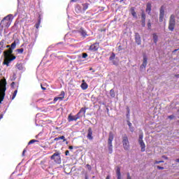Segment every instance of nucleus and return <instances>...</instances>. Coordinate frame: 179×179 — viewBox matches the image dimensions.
<instances>
[{"mask_svg":"<svg viewBox=\"0 0 179 179\" xmlns=\"http://www.w3.org/2000/svg\"><path fill=\"white\" fill-rule=\"evenodd\" d=\"M5 92H6V79H2L0 80V104L5 99Z\"/></svg>","mask_w":179,"mask_h":179,"instance_id":"nucleus-1","label":"nucleus"},{"mask_svg":"<svg viewBox=\"0 0 179 179\" xmlns=\"http://www.w3.org/2000/svg\"><path fill=\"white\" fill-rule=\"evenodd\" d=\"M113 141H114V134L110 131L108 139V149L110 155L113 153Z\"/></svg>","mask_w":179,"mask_h":179,"instance_id":"nucleus-2","label":"nucleus"},{"mask_svg":"<svg viewBox=\"0 0 179 179\" xmlns=\"http://www.w3.org/2000/svg\"><path fill=\"white\" fill-rule=\"evenodd\" d=\"M122 143L123 145V148L124 149V150H129V140H128V136H127V134H124L122 137Z\"/></svg>","mask_w":179,"mask_h":179,"instance_id":"nucleus-3","label":"nucleus"},{"mask_svg":"<svg viewBox=\"0 0 179 179\" xmlns=\"http://www.w3.org/2000/svg\"><path fill=\"white\" fill-rule=\"evenodd\" d=\"M176 27V16L174 15H171L169 20V30L170 31H174V28Z\"/></svg>","mask_w":179,"mask_h":179,"instance_id":"nucleus-4","label":"nucleus"},{"mask_svg":"<svg viewBox=\"0 0 179 179\" xmlns=\"http://www.w3.org/2000/svg\"><path fill=\"white\" fill-rule=\"evenodd\" d=\"M51 160H54L55 163H57V164H61V154L57 152H55L51 157Z\"/></svg>","mask_w":179,"mask_h":179,"instance_id":"nucleus-5","label":"nucleus"},{"mask_svg":"<svg viewBox=\"0 0 179 179\" xmlns=\"http://www.w3.org/2000/svg\"><path fill=\"white\" fill-rule=\"evenodd\" d=\"M138 143L141 148V152H145L146 150V145L143 142V134H140L138 138Z\"/></svg>","mask_w":179,"mask_h":179,"instance_id":"nucleus-6","label":"nucleus"},{"mask_svg":"<svg viewBox=\"0 0 179 179\" xmlns=\"http://www.w3.org/2000/svg\"><path fill=\"white\" fill-rule=\"evenodd\" d=\"M5 59L3 62V65H6L7 66H9V64L12 62V61L16 59V56H12V57H4Z\"/></svg>","mask_w":179,"mask_h":179,"instance_id":"nucleus-7","label":"nucleus"},{"mask_svg":"<svg viewBox=\"0 0 179 179\" xmlns=\"http://www.w3.org/2000/svg\"><path fill=\"white\" fill-rule=\"evenodd\" d=\"M11 17H12V15H8L3 19V20L1 21V22L0 24V30H3V26L2 24H3V23H5V20H6V22H7L6 23H9V22H10Z\"/></svg>","mask_w":179,"mask_h":179,"instance_id":"nucleus-8","label":"nucleus"},{"mask_svg":"<svg viewBox=\"0 0 179 179\" xmlns=\"http://www.w3.org/2000/svg\"><path fill=\"white\" fill-rule=\"evenodd\" d=\"M99 48H100L99 43H95L90 46L89 50L90 51H97V50H99Z\"/></svg>","mask_w":179,"mask_h":179,"instance_id":"nucleus-9","label":"nucleus"},{"mask_svg":"<svg viewBox=\"0 0 179 179\" xmlns=\"http://www.w3.org/2000/svg\"><path fill=\"white\" fill-rule=\"evenodd\" d=\"M146 65H148V57L146 56H143V64L140 66V71H143L146 68Z\"/></svg>","mask_w":179,"mask_h":179,"instance_id":"nucleus-10","label":"nucleus"},{"mask_svg":"<svg viewBox=\"0 0 179 179\" xmlns=\"http://www.w3.org/2000/svg\"><path fill=\"white\" fill-rule=\"evenodd\" d=\"M12 52H13V49H12V48H10L6 51H4L3 52L4 57H8V58H12V57H14L12 55Z\"/></svg>","mask_w":179,"mask_h":179,"instance_id":"nucleus-11","label":"nucleus"},{"mask_svg":"<svg viewBox=\"0 0 179 179\" xmlns=\"http://www.w3.org/2000/svg\"><path fill=\"white\" fill-rule=\"evenodd\" d=\"M86 110H87V108H82L80 111L77 113V115L79 117V118L83 117H85V114H86Z\"/></svg>","mask_w":179,"mask_h":179,"instance_id":"nucleus-12","label":"nucleus"},{"mask_svg":"<svg viewBox=\"0 0 179 179\" xmlns=\"http://www.w3.org/2000/svg\"><path fill=\"white\" fill-rule=\"evenodd\" d=\"M79 116L78 115H69V117H68V121L69 122H71L72 121H77V120H79Z\"/></svg>","mask_w":179,"mask_h":179,"instance_id":"nucleus-13","label":"nucleus"},{"mask_svg":"<svg viewBox=\"0 0 179 179\" xmlns=\"http://www.w3.org/2000/svg\"><path fill=\"white\" fill-rule=\"evenodd\" d=\"M135 41L138 45H141L142 41L141 40V35L138 33L135 34Z\"/></svg>","mask_w":179,"mask_h":179,"instance_id":"nucleus-14","label":"nucleus"},{"mask_svg":"<svg viewBox=\"0 0 179 179\" xmlns=\"http://www.w3.org/2000/svg\"><path fill=\"white\" fill-rule=\"evenodd\" d=\"M93 131L92 130V127H89L88 129V133L87 138V139H90V141H92L93 139Z\"/></svg>","mask_w":179,"mask_h":179,"instance_id":"nucleus-15","label":"nucleus"},{"mask_svg":"<svg viewBox=\"0 0 179 179\" xmlns=\"http://www.w3.org/2000/svg\"><path fill=\"white\" fill-rule=\"evenodd\" d=\"M116 176L117 179H122L121 176V168H120V166L116 167Z\"/></svg>","mask_w":179,"mask_h":179,"instance_id":"nucleus-16","label":"nucleus"},{"mask_svg":"<svg viewBox=\"0 0 179 179\" xmlns=\"http://www.w3.org/2000/svg\"><path fill=\"white\" fill-rule=\"evenodd\" d=\"M78 33H80V34L83 36V37H86V36H87V32L83 29V28H80L78 30Z\"/></svg>","mask_w":179,"mask_h":179,"instance_id":"nucleus-17","label":"nucleus"},{"mask_svg":"<svg viewBox=\"0 0 179 179\" xmlns=\"http://www.w3.org/2000/svg\"><path fill=\"white\" fill-rule=\"evenodd\" d=\"M80 87L83 90H86V89L89 87V85H87V83L85 82V80H83V83L81 84Z\"/></svg>","mask_w":179,"mask_h":179,"instance_id":"nucleus-18","label":"nucleus"},{"mask_svg":"<svg viewBox=\"0 0 179 179\" xmlns=\"http://www.w3.org/2000/svg\"><path fill=\"white\" fill-rule=\"evenodd\" d=\"M151 10H152V3H148L145 11L148 12V13H150Z\"/></svg>","mask_w":179,"mask_h":179,"instance_id":"nucleus-19","label":"nucleus"},{"mask_svg":"<svg viewBox=\"0 0 179 179\" xmlns=\"http://www.w3.org/2000/svg\"><path fill=\"white\" fill-rule=\"evenodd\" d=\"M152 36H153V40H154L155 44H157V41L159 40V36H157V34H153Z\"/></svg>","mask_w":179,"mask_h":179,"instance_id":"nucleus-20","label":"nucleus"},{"mask_svg":"<svg viewBox=\"0 0 179 179\" xmlns=\"http://www.w3.org/2000/svg\"><path fill=\"white\" fill-rule=\"evenodd\" d=\"M131 13L133 17H135L136 19L138 17V16L136 15V12H135V9L134 8H131Z\"/></svg>","mask_w":179,"mask_h":179,"instance_id":"nucleus-21","label":"nucleus"},{"mask_svg":"<svg viewBox=\"0 0 179 179\" xmlns=\"http://www.w3.org/2000/svg\"><path fill=\"white\" fill-rule=\"evenodd\" d=\"M61 139L63 140V142H65L66 141V139H65V136H59V137H57L54 139V141H61Z\"/></svg>","mask_w":179,"mask_h":179,"instance_id":"nucleus-22","label":"nucleus"},{"mask_svg":"<svg viewBox=\"0 0 179 179\" xmlns=\"http://www.w3.org/2000/svg\"><path fill=\"white\" fill-rule=\"evenodd\" d=\"M41 23V17L39 16L38 22L35 24L36 29H38V27H40Z\"/></svg>","mask_w":179,"mask_h":179,"instance_id":"nucleus-23","label":"nucleus"},{"mask_svg":"<svg viewBox=\"0 0 179 179\" xmlns=\"http://www.w3.org/2000/svg\"><path fill=\"white\" fill-rule=\"evenodd\" d=\"M164 19V13H159V22H163Z\"/></svg>","mask_w":179,"mask_h":179,"instance_id":"nucleus-24","label":"nucleus"},{"mask_svg":"<svg viewBox=\"0 0 179 179\" xmlns=\"http://www.w3.org/2000/svg\"><path fill=\"white\" fill-rule=\"evenodd\" d=\"M5 44V40H1L0 41V50H3V45Z\"/></svg>","mask_w":179,"mask_h":179,"instance_id":"nucleus-25","label":"nucleus"},{"mask_svg":"<svg viewBox=\"0 0 179 179\" xmlns=\"http://www.w3.org/2000/svg\"><path fill=\"white\" fill-rule=\"evenodd\" d=\"M58 100H59V101H62V100H64L63 98H62L61 96H57V97H55L53 100V101L57 102L58 101Z\"/></svg>","mask_w":179,"mask_h":179,"instance_id":"nucleus-26","label":"nucleus"},{"mask_svg":"<svg viewBox=\"0 0 179 179\" xmlns=\"http://www.w3.org/2000/svg\"><path fill=\"white\" fill-rule=\"evenodd\" d=\"M115 59V53L113 52L111 56L109 57V61H113Z\"/></svg>","mask_w":179,"mask_h":179,"instance_id":"nucleus-27","label":"nucleus"},{"mask_svg":"<svg viewBox=\"0 0 179 179\" xmlns=\"http://www.w3.org/2000/svg\"><path fill=\"white\" fill-rule=\"evenodd\" d=\"M110 94L111 97H115V92L113 89L110 90Z\"/></svg>","mask_w":179,"mask_h":179,"instance_id":"nucleus-28","label":"nucleus"},{"mask_svg":"<svg viewBox=\"0 0 179 179\" xmlns=\"http://www.w3.org/2000/svg\"><path fill=\"white\" fill-rule=\"evenodd\" d=\"M128 126L129 127V129L131 132H134V127H132V123L130 122H128Z\"/></svg>","mask_w":179,"mask_h":179,"instance_id":"nucleus-29","label":"nucleus"},{"mask_svg":"<svg viewBox=\"0 0 179 179\" xmlns=\"http://www.w3.org/2000/svg\"><path fill=\"white\" fill-rule=\"evenodd\" d=\"M83 9L84 10H86V9H87V8H89V3H83Z\"/></svg>","mask_w":179,"mask_h":179,"instance_id":"nucleus-30","label":"nucleus"},{"mask_svg":"<svg viewBox=\"0 0 179 179\" xmlns=\"http://www.w3.org/2000/svg\"><path fill=\"white\" fill-rule=\"evenodd\" d=\"M10 48L12 49V50H15V48H16V41H14L12 44H11V45H10Z\"/></svg>","mask_w":179,"mask_h":179,"instance_id":"nucleus-31","label":"nucleus"},{"mask_svg":"<svg viewBox=\"0 0 179 179\" xmlns=\"http://www.w3.org/2000/svg\"><path fill=\"white\" fill-rule=\"evenodd\" d=\"M16 94H17V89L14 91L12 96V100L15 99V97H16Z\"/></svg>","mask_w":179,"mask_h":179,"instance_id":"nucleus-32","label":"nucleus"},{"mask_svg":"<svg viewBox=\"0 0 179 179\" xmlns=\"http://www.w3.org/2000/svg\"><path fill=\"white\" fill-rule=\"evenodd\" d=\"M141 26L142 27H145V26H146V20H141Z\"/></svg>","mask_w":179,"mask_h":179,"instance_id":"nucleus-33","label":"nucleus"},{"mask_svg":"<svg viewBox=\"0 0 179 179\" xmlns=\"http://www.w3.org/2000/svg\"><path fill=\"white\" fill-rule=\"evenodd\" d=\"M35 142H38V141L32 139L28 143V145H32V143H35Z\"/></svg>","mask_w":179,"mask_h":179,"instance_id":"nucleus-34","label":"nucleus"},{"mask_svg":"<svg viewBox=\"0 0 179 179\" xmlns=\"http://www.w3.org/2000/svg\"><path fill=\"white\" fill-rule=\"evenodd\" d=\"M141 20H146V15L143 12L141 13Z\"/></svg>","mask_w":179,"mask_h":179,"instance_id":"nucleus-35","label":"nucleus"},{"mask_svg":"<svg viewBox=\"0 0 179 179\" xmlns=\"http://www.w3.org/2000/svg\"><path fill=\"white\" fill-rule=\"evenodd\" d=\"M24 50L23 48L17 49V52H19V54H23V52Z\"/></svg>","mask_w":179,"mask_h":179,"instance_id":"nucleus-36","label":"nucleus"},{"mask_svg":"<svg viewBox=\"0 0 179 179\" xmlns=\"http://www.w3.org/2000/svg\"><path fill=\"white\" fill-rule=\"evenodd\" d=\"M60 97H62V99H65V92L64 91L61 92Z\"/></svg>","mask_w":179,"mask_h":179,"instance_id":"nucleus-37","label":"nucleus"},{"mask_svg":"<svg viewBox=\"0 0 179 179\" xmlns=\"http://www.w3.org/2000/svg\"><path fill=\"white\" fill-rule=\"evenodd\" d=\"M148 27L149 29H150L152 28V24L150 23V20H148Z\"/></svg>","mask_w":179,"mask_h":179,"instance_id":"nucleus-38","label":"nucleus"},{"mask_svg":"<svg viewBox=\"0 0 179 179\" xmlns=\"http://www.w3.org/2000/svg\"><path fill=\"white\" fill-rule=\"evenodd\" d=\"M111 61V62H112V64H113V65H118V62H117V61H115V60H110Z\"/></svg>","mask_w":179,"mask_h":179,"instance_id":"nucleus-39","label":"nucleus"},{"mask_svg":"<svg viewBox=\"0 0 179 179\" xmlns=\"http://www.w3.org/2000/svg\"><path fill=\"white\" fill-rule=\"evenodd\" d=\"M159 163H164V161H155V164H159Z\"/></svg>","mask_w":179,"mask_h":179,"instance_id":"nucleus-40","label":"nucleus"},{"mask_svg":"<svg viewBox=\"0 0 179 179\" xmlns=\"http://www.w3.org/2000/svg\"><path fill=\"white\" fill-rule=\"evenodd\" d=\"M157 169H158V170H164V167L160 166H157Z\"/></svg>","mask_w":179,"mask_h":179,"instance_id":"nucleus-41","label":"nucleus"},{"mask_svg":"<svg viewBox=\"0 0 179 179\" xmlns=\"http://www.w3.org/2000/svg\"><path fill=\"white\" fill-rule=\"evenodd\" d=\"M127 179H132V178L131 177V174L129 173V172H128L127 173Z\"/></svg>","mask_w":179,"mask_h":179,"instance_id":"nucleus-42","label":"nucleus"},{"mask_svg":"<svg viewBox=\"0 0 179 179\" xmlns=\"http://www.w3.org/2000/svg\"><path fill=\"white\" fill-rule=\"evenodd\" d=\"M160 13H164V8H163V6L160 8Z\"/></svg>","mask_w":179,"mask_h":179,"instance_id":"nucleus-43","label":"nucleus"},{"mask_svg":"<svg viewBox=\"0 0 179 179\" xmlns=\"http://www.w3.org/2000/svg\"><path fill=\"white\" fill-rule=\"evenodd\" d=\"M83 58H87V53H83Z\"/></svg>","mask_w":179,"mask_h":179,"instance_id":"nucleus-44","label":"nucleus"},{"mask_svg":"<svg viewBox=\"0 0 179 179\" xmlns=\"http://www.w3.org/2000/svg\"><path fill=\"white\" fill-rule=\"evenodd\" d=\"M168 118H169V120H173L174 118V115H171L168 116Z\"/></svg>","mask_w":179,"mask_h":179,"instance_id":"nucleus-45","label":"nucleus"},{"mask_svg":"<svg viewBox=\"0 0 179 179\" xmlns=\"http://www.w3.org/2000/svg\"><path fill=\"white\" fill-rule=\"evenodd\" d=\"M65 155L66 156H69V150H66Z\"/></svg>","mask_w":179,"mask_h":179,"instance_id":"nucleus-46","label":"nucleus"},{"mask_svg":"<svg viewBox=\"0 0 179 179\" xmlns=\"http://www.w3.org/2000/svg\"><path fill=\"white\" fill-rule=\"evenodd\" d=\"M15 82H13L10 85L11 87H15Z\"/></svg>","mask_w":179,"mask_h":179,"instance_id":"nucleus-47","label":"nucleus"},{"mask_svg":"<svg viewBox=\"0 0 179 179\" xmlns=\"http://www.w3.org/2000/svg\"><path fill=\"white\" fill-rule=\"evenodd\" d=\"M13 79H11V80H15V79H16V74H13Z\"/></svg>","mask_w":179,"mask_h":179,"instance_id":"nucleus-48","label":"nucleus"},{"mask_svg":"<svg viewBox=\"0 0 179 179\" xmlns=\"http://www.w3.org/2000/svg\"><path fill=\"white\" fill-rule=\"evenodd\" d=\"M27 150L26 149H24L22 152V156H25V153H26Z\"/></svg>","mask_w":179,"mask_h":179,"instance_id":"nucleus-49","label":"nucleus"},{"mask_svg":"<svg viewBox=\"0 0 179 179\" xmlns=\"http://www.w3.org/2000/svg\"><path fill=\"white\" fill-rule=\"evenodd\" d=\"M127 115H129V108H127Z\"/></svg>","mask_w":179,"mask_h":179,"instance_id":"nucleus-50","label":"nucleus"},{"mask_svg":"<svg viewBox=\"0 0 179 179\" xmlns=\"http://www.w3.org/2000/svg\"><path fill=\"white\" fill-rule=\"evenodd\" d=\"M69 149H70V150H72V149H73V146L70 145V146L69 147Z\"/></svg>","mask_w":179,"mask_h":179,"instance_id":"nucleus-51","label":"nucleus"},{"mask_svg":"<svg viewBox=\"0 0 179 179\" xmlns=\"http://www.w3.org/2000/svg\"><path fill=\"white\" fill-rule=\"evenodd\" d=\"M41 89H42V90H46L45 87H43V85H41Z\"/></svg>","mask_w":179,"mask_h":179,"instance_id":"nucleus-52","label":"nucleus"},{"mask_svg":"<svg viewBox=\"0 0 179 179\" xmlns=\"http://www.w3.org/2000/svg\"><path fill=\"white\" fill-rule=\"evenodd\" d=\"M110 178H111V177L110 176V175H108V176H106V179H110Z\"/></svg>","mask_w":179,"mask_h":179,"instance_id":"nucleus-53","label":"nucleus"},{"mask_svg":"<svg viewBox=\"0 0 179 179\" xmlns=\"http://www.w3.org/2000/svg\"><path fill=\"white\" fill-rule=\"evenodd\" d=\"M178 50V49H175L173 52H177V51Z\"/></svg>","mask_w":179,"mask_h":179,"instance_id":"nucleus-54","label":"nucleus"},{"mask_svg":"<svg viewBox=\"0 0 179 179\" xmlns=\"http://www.w3.org/2000/svg\"><path fill=\"white\" fill-rule=\"evenodd\" d=\"M3 117V115H0V120H2V118Z\"/></svg>","mask_w":179,"mask_h":179,"instance_id":"nucleus-55","label":"nucleus"},{"mask_svg":"<svg viewBox=\"0 0 179 179\" xmlns=\"http://www.w3.org/2000/svg\"><path fill=\"white\" fill-rule=\"evenodd\" d=\"M176 163H179V158L176 159Z\"/></svg>","mask_w":179,"mask_h":179,"instance_id":"nucleus-56","label":"nucleus"},{"mask_svg":"<svg viewBox=\"0 0 179 179\" xmlns=\"http://www.w3.org/2000/svg\"><path fill=\"white\" fill-rule=\"evenodd\" d=\"M78 0H71V2H76Z\"/></svg>","mask_w":179,"mask_h":179,"instance_id":"nucleus-57","label":"nucleus"},{"mask_svg":"<svg viewBox=\"0 0 179 179\" xmlns=\"http://www.w3.org/2000/svg\"><path fill=\"white\" fill-rule=\"evenodd\" d=\"M176 78H179V74L175 76Z\"/></svg>","mask_w":179,"mask_h":179,"instance_id":"nucleus-58","label":"nucleus"},{"mask_svg":"<svg viewBox=\"0 0 179 179\" xmlns=\"http://www.w3.org/2000/svg\"><path fill=\"white\" fill-rule=\"evenodd\" d=\"M2 50L0 49V54H2Z\"/></svg>","mask_w":179,"mask_h":179,"instance_id":"nucleus-59","label":"nucleus"},{"mask_svg":"<svg viewBox=\"0 0 179 179\" xmlns=\"http://www.w3.org/2000/svg\"><path fill=\"white\" fill-rule=\"evenodd\" d=\"M9 47H10V45H7V48H9Z\"/></svg>","mask_w":179,"mask_h":179,"instance_id":"nucleus-60","label":"nucleus"},{"mask_svg":"<svg viewBox=\"0 0 179 179\" xmlns=\"http://www.w3.org/2000/svg\"><path fill=\"white\" fill-rule=\"evenodd\" d=\"M87 166L88 167H90V165H89V164H87Z\"/></svg>","mask_w":179,"mask_h":179,"instance_id":"nucleus-61","label":"nucleus"},{"mask_svg":"<svg viewBox=\"0 0 179 179\" xmlns=\"http://www.w3.org/2000/svg\"><path fill=\"white\" fill-rule=\"evenodd\" d=\"M92 69H93L92 68L90 69V71H92Z\"/></svg>","mask_w":179,"mask_h":179,"instance_id":"nucleus-62","label":"nucleus"},{"mask_svg":"<svg viewBox=\"0 0 179 179\" xmlns=\"http://www.w3.org/2000/svg\"><path fill=\"white\" fill-rule=\"evenodd\" d=\"M66 145H68V141L66 142Z\"/></svg>","mask_w":179,"mask_h":179,"instance_id":"nucleus-63","label":"nucleus"},{"mask_svg":"<svg viewBox=\"0 0 179 179\" xmlns=\"http://www.w3.org/2000/svg\"><path fill=\"white\" fill-rule=\"evenodd\" d=\"M86 179H87V178H86Z\"/></svg>","mask_w":179,"mask_h":179,"instance_id":"nucleus-64","label":"nucleus"}]
</instances>
